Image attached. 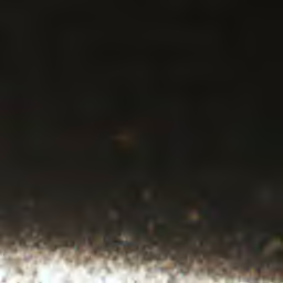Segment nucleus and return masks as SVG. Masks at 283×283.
<instances>
[{"mask_svg": "<svg viewBox=\"0 0 283 283\" xmlns=\"http://www.w3.org/2000/svg\"><path fill=\"white\" fill-rule=\"evenodd\" d=\"M109 160H111L112 163H118V161L120 160V158H118V156H111V157H109Z\"/></svg>", "mask_w": 283, "mask_h": 283, "instance_id": "nucleus-1", "label": "nucleus"}]
</instances>
